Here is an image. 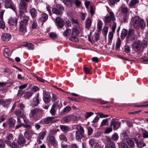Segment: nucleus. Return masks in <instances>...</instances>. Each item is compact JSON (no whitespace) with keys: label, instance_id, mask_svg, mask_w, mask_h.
Wrapping results in <instances>:
<instances>
[{"label":"nucleus","instance_id":"nucleus-1","mask_svg":"<svg viewBox=\"0 0 148 148\" xmlns=\"http://www.w3.org/2000/svg\"><path fill=\"white\" fill-rule=\"evenodd\" d=\"M131 23L134 28L138 29L140 27L143 29L145 27V24L143 19L140 20L138 16H135L132 19Z\"/></svg>","mask_w":148,"mask_h":148},{"label":"nucleus","instance_id":"nucleus-2","mask_svg":"<svg viewBox=\"0 0 148 148\" xmlns=\"http://www.w3.org/2000/svg\"><path fill=\"white\" fill-rule=\"evenodd\" d=\"M77 130L75 133V138L78 140L82 138L84 133V130L83 127L80 125H77L76 127Z\"/></svg>","mask_w":148,"mask_h":148},{"label":"nucleus","instance_id":"nucleus-3","mask_svg":"<svg viewBox=\"0 0 148 148\" xmlns=\"http://www.w3.org/2000/svg\"><path fill=\"white\" fill-rule=\"evenodd\" d=\"M27 18H28L27 17ZM28 21L27 19L23 20L20 22L19 31V32L22 33L23 35H24L26 32L27 28L26 26L27 24Z\"/></svg>","mask_w":148,"mask_h":148},{"label":"nucleus","instance_id":"nucleus-4","mask_svg":"<svg viewBox=\"0 0 148 148\" xmlns=\"http://www.w3.org/2000/svg\"><path fill=\"white\" fill-rule=\"evenodd\" d=\"M109 14V15H107L105 17L104 22L106 23H110L111 21H114L116 19L114 15L113 12H110Z\"/></svg>","mask_w":148,"mask_h":148},{"label":"nucleus","instance_id":"nucleus-5","mask_svg":"<svg viewBox=\"0 0 148 148\" xmlns=\"http://www.w3.org/2000/svg\"><path fill=\"white\" fill-rule=\"evenodd\" d=\"M5 8H10L16 13V8L13 3L10 0H5Z\"/></svg>","mask_w":148,"mask_h":148},{"label":"nucleus","instance_id":"nucleus-6","mask_svg":"<svg viewBox=\"0 0 148 148\" xmlns=\"http://www.w3.org/2000/svg\"><path fill=\"white\" fill-rule=\"evenodd\" d=\"M121 10L123 21V22H127L128 18V13L127 8L125 7H122Z\"/></svg>","mask_w":148,"mask_h":148},{"label":"nucleus","instance_id":"nucleus-7","mask_svg":"<svg viewBox=\"0 0 148 148\" xmlns=\"http://www.w3.org/2000/svg\"><path fill=\"white\" fill-rule=\"evenodd\" d=\"M120 122L117 121L115 119H113L111 121L110 126H113V129L114 130H117L121 126Z\"/></svg>","mask_w":148,"mask_h":148},{"label":"nucleus","instance_id":"nucleus-8","mask_svg":"<svg viewBox=\"0 0 148 148\" xmlns=\"http://www.w3.org/2000/svg\"><path fill=\"white\" fill-rule=\"evenodd\" d=\"M133 49L136 51L140 50L142 46L141 41L139 40L137 41L134 42L132 45Z\"/></svg>","mask_w":148,"mask_h":148},{"label":"nucleus","instance_id":"nucleus-9","mask_svg":"<svg viewBox=\"0 0 148 148\" xmlns=\"http://www.w3.org/2000/svg\"><path fill=\"white\" fill-rule=\"evenodd\" d=\"M4 141L5 143L8 146L14 148H16L18 146L19 144L18 143V142H16V141H14L12 143L10 141H9L8 140H5Z\"/></svg>","mask_w":148,"mask_h":148},{"label":"nucleus","instance_id":"nucleus-10","mask_svg":"<svg viewBox=\"0 0 148 148\" xmlns=\"http://www.w3.org/2000/svg\"><path fill=\"white\" fill-rule=\"evenodd\" d=\"M48 141L50 144L56 147L57 146L58 143L56 142L53 136H48Z\"/></svg>","mask_w":148,"mask_h":148},{"label":"nucleus","instance_id":"nucleus-11","mask_svg":"<svg viewBox=\"0 0 148 148\" xmlns=\"http://www.w3.org/2000/svg\"><path fill=\"white\" fill-rule=\"evenodd\" d=\"M116 23L114 22L112 24V31L110 32L109 34V38L110 39L113 38L114 33L115 32V30L116 28Z\"/></svg>","mask_w":148,"mask_h":148},{"label":"nucleus","instance_id":"nucleus-12","mask_svg":"<svg viewBox=\"0 0 148 148\" xmlns=\"http://www.w3.org/2000/svg\"><path fill=\"white\" fill-rule=\"evenodd\" d=\"M38 97L39 94L38 93L33 99V103L32 105L33 107L34 108L35 107L37 106L39 103V100Z\"/></svg>","mask_w":148,"mask_h":148},{"label":"nucleus","instance_id":"nucleus-13","mask_svg":"<svg viewBox=\"0 0 148 148\" xmlns=\"http://www.w3.org/2000/svg\"><path fill=\"white\" fill-rule=\"evenodd\" d=\"M136 139L134 138L132 139L127 138L126 142L131 147H133L135 146L134 141Z\"/></svg>","mask_w":148,"mask_h":148},{"label":"nucleus","instance_id":"nucleus-14","mask_svg":"<svg viewBox=\"0 0 148 148\" xmlns=\"http://www.w3.org/2000/svg\"><path fill=\"white\" fill-rule=\"evenodd\" d=\"M27 4L23 0H21L19 4L20 10H25L27 9Z\"/></svg>","mask_w":148,"mask_h":148},{"label":"nucleus","instance_id":"nucleus-15","mask_svg":"<svg viewBox=\"0 0 148 148\" xmlns=\"http://www.w3.org/2000/svg\"><path fill=\"white\" fill-rule=\"evenodd\" d=\"M11 38V35L9 34L6 33L2 35L1 38L2 40L5 42H7Z\"/></svg>","mask_w":148,"mask_h":148},{"label":"nucleus","instance_id":"nucleus-16","mask_svg":"<svg viewBox=\"0 0 148 148\" xmlns=\"http://www.w3.org/2000/svg\"><path fill=\"white\" fill-rule=\"evenodd\" d=\"M60 128L65 134L66 133L70 130V128L69 126L64 125H60Z\"/></svg>","mask_w":148,"mask_h":148},{"label":"nucleus","instance_id":"nucleus-17","mask_svg":"<svg viewBox=\"0 0 148 148\" xmlns=\"http://www.w3.org/2000/svg\"><path fill=\"white\" fill-rule=\"evenodd\" d=\"M41 111L40 109L38 108L34 109L31 110L29 114V116L31 117H33L38 112Z\"/></svg>","mask_w":148,"mask_h":148},{"label":"nucleus","instance_id":"nucleus-18","mask_svg":"<svg viewBox=\"0 0 148 148\" xmlns=\"http://www.w3.org/2000/svg\"><path fill=\"white\" fill-rule=\"evenodd\" d=\"M16 120L13 118H11L9 119V127L11 129L13 128L15 126Z\"/></svg>","mask_w":148,"mask_h":148},{"label":"nucleus","instance_id":"nucleus-19","mask_svg":"<svg viewBox=\"0 0 148 148\" xmlns=\"http://www.w3.org/2000/svg\"><path fill=\"white\" fill-rule=\"evenodd\" d=\"M17 22V19L15 17H11L9 20L8 23L10 25H15Z\"/></svg>","mask_w":148,"mask_h":148},{"label":"nucleus","instance_id":"nucleus-20","mask_svg":"<svg viewBox=\"0 0 148 148\" xmlns=\"http://www.w3.org/2000/svg\"><path fill=\"white\" fill-rule=\"evenodd\" d=\"M89 143L92 147H96L99 146V143L93 140L90 139L89 141Z\"/></svg>","mask_w":148,"mask_h":148},{"label":"nucleus","instance_id":"nucleus-21","mask_svg":"<svg viewBox=\"0 0 148 148\" xmlns=\"http://www.w3.org/2000/svg\"><path fill=\"white\" fill-rule=\"evenodd\" d=\"M71 109V107L69 106L64 108L61 111L60 114L62 115L67 113Z\"/></svg>","mask_w":148,"mask_h":148},{"label":"nucleus","instance_id":"nucleus-22","mask_svg":"<svg viewBox=\"0 0 148 148\" xmlns=\"http://www.w3.org/2000/svg\"><path fill=\"white\" fill-rule=\"evenodd\" d=\"M56 21L58 26L60 27H62L63 26V21L62 19L60 17H57L56 19Z\"/></svg>","mask_w":148,"mask_h":148},{"label":"nucleus","instance_id":"nucleus-23","mask_svg":"<svg viewBox=\"0 0 148 148\" xmlns=\"http://www.w3.org/2000/svg\"><path fill=\"white\" fill-rule=\"evenodd\" d=\"M80 32L79 27H77L73 28L72 33V35H78Z\"/></svg>","mask_w":148,"mask_h":148},{"label":"nucleus","instance_id":"nucleus-24","mask_svg":"<svg viewBox=\"0 0 148 148\" xmlns=\"http://www.w3.org/2000/svg\"><path fill=\"white\" fill-rule=\"evenodd\" d=\"M52 106L53 107H55V108H58L60 109L62 106L61 102V101H58L57 102L54 103L53 104Z\"/></svg>","mask_w":148,"mask_h":148},{"label":"nucleus","instance_id":"nucleus-25","mask_svg":"<svg viewBox=\"0 0 148 148\" xmlns=\"http://www.w3.org/2000/svg\"><path fill=\"white\" fill-rule=\"evenodd\" d=\"M71 119V116L70 115H68L64 117L62 120V123H66L69 122Z\"/></svg>","mask_w":148,"mask_h":148},{"label":"nucleus","instance_id":"nucleus-26","mask_svg":"<svg viewBox=\"0 0 148 148\" xmlns=\"http://www.w3.org/2000/svg\"><path fill=\"white\" fill-rule=\"evenodd\" d=\"M19 12L20 16L21 18H24L23 20L27 19V21H28L29 18V17L25 14L24 12L23 11H22L21 10H19Z\"/></svg>","mask_w":148,"mask_h":148},{"label":"nucleus","instance_id":"nucleus-27","mask_svg":"<svg viewBox=\"0 0 148 148\" xmlns=\"http://www.w3.org/2000/svg\"><path fill=\"white\" fill-rule=\"evenodd\" d=\"M136 144L137 147L139 148H141L146 145V144L144 142L143 140L139 141H136Z\"/></svg>","mask_w":148,"mask_h":148},{"label":"nucleus","instance_id":"nucleus-28","mask_svg":"<svg viewBox=\"0 0 148 148\" xmlns=\"http://www.w3.org/2000/svg\"><path fill=\"white\" fill-rule=\"evenodd\" d=\"M103 23L101 21L99 20L97 24V29L98 32H100L102 29Z\"/></svg>","mask_w":148,"mask_h":148},{"label":"nucleus","instance_id":"nucleus-29","mask_svg":"<svg viewBox=\"0 0 148 148\" xmlns=\"http://www.w3.org/2000/svg\"><path fill=\"white\" fill-rule=\"evenodd\" d=\"M92 22V21L90 18L87 19L86 24V27L88 29H89L91 25Z\"/></svg>","mask_w":148,"mask_h":148},{"label":"nucleus","instance_id":"nucleus-30","mask_svg":"<svg viewBox=\"0 0 148 148\" xmlns=\"http://www.w3.org/2000/svg\"><path fill=\"white\" fill-rule=\"evenodd\" d=\"M4 54L5 56L8 58L11 55V52L10 51L8 48H6L4 50Z\"/></svg>","mask_w":148,"mask_h":148},{"label":"nucleus","instance_id":"nucleus-31","mask_svg":"<svg viewBox=\"0 0 148 148\" xmlns=\"http://www.w3.org/2000/svg\"><path fill=\"white\" fill-rule=\"evenodd\" d=\"M134 34V30L133 29H130L128 31V34L127 36V38L128 40L130 38H131Z\"/></svg>","mask_w":148,"mask_h":148},{"label":"nucleus","instance_id":"nucleus-32","mask_svg":"<svg viewBox=\"0 0 148 148\" xmlns=\"http://www.w3.org/2000/svg\"><path fill=\"white\" fill-rule=\"evenodd\" d=\"M110 119V118H108L103 120L101 122V126H103L104 125H108V122Z\"/></svg>","mask_w":148,"mask_h":148},{"label":"nucleus","instance_id":"nucleus-33","mask_svg":"<svg viewBox=\"0 0 148 148\" xmlns=\"http://www.w3.org/2000/svg\"><path fill=\"white\" fill-rule=\"evenodd\" d=\"M30 13L32 16L33 17H35L37 15V12L36 10L33 8L31 9L30 10Z\"/></svg>","mask_w":148,"mask_h":148},{"label":"nucleus","instance_id":"nucleus-34","mask_svg":"<svg viewBox=\"0 0 148 148\" xmlns=\"http://www.w3.org/2000/svg\"><path fill=\"white\" fill-rule=\"evenodd\" d=\"M18 143L20 145L24 144L25 143V139L23 137H20L18 139Z\"/></svg>","mask_w":148,"mask_h":148},{"label":"nucleus","instance_id":"nucleus-35","mask_svg":"<svg viewBox=\"0 0 148 148\" xmlns=\"http://www.w3.org/2000/svg\"><path fill=\"white\" fill-rule=\"evenodd\" d=\"M63 2L67 6H71L72 2L70 0H63Z\"/></svg>","mask_w":148,"mask_h":148},{"label":"nucleus","instance_id":"nucleus-36","mask_svg":"<svg viewBox=\"0 0 148 148\" xmlns=\"http://www.w3.org/2000/svg\"><path fill=\"white\" fill-rule=\"evenodd\" d=\"M25 46L27 47L29 50H33L34 48V45L30 43L26 42Z\"/></svg>","mask_w":148,"mask_h":148},{"label":"nucleus","instance_id":"nucleus-37","mask_svg":"<svg viewBox=\"0 0 148 148\" xmlns=\"http://www.w3.org/2000/svg\"><path fill=\"white\" fill-rule=\"evenodd\" d=\"M96 114L97 115L99 116L100 118H101L107 117L109 116L108 115L104 114L101 112H98Z\"/></svg>","mask_w":148,"mask_h":148},{"label":"nucleus","instance_id":"nucleus-38","mask_svg":"<svg viewBox=\"0 0 148 148\" xmlns=\"http://www.w3.org/2000/svg\"><path fill=\"white\" fill-rule=\"evenodd\" d=\"M119 138L118 134L116 133H114L111 137V139L113 140L116 141Z\"/></svg>","mask_w":148,"mask_h":148},{"label":"nucleus","instance_id":"nucleus-39","mask_svg":"<svg viewBox=\"0 0 148 148\" xmlns=\"http://www.w3.org/2000/svg\"><path fill=\"white\" fill-rule=\"evenodd\" d=\"M75 35H72L71 34V36L69 38V39L70 40L74 41V42H78V38L75 36Z\"/></svg>","mask_w":148,"mask_h":148},{"label":"nucleus","instance_id":"nucleus-40","mask_svg":"<svg viewBox=\"0 0 148 148\" xmlns=\"http://www.w3.org/2000/svg\"><path fill=\"white\" fill-rule=\"evenodd\" d=\"M138 2V0H132L130 2L129 5L130 7H132Z\"/></svg>","mask_w":148,"mask_h":148},{"label":"nucleus","instance_id":"nucleus-41","mask_svg":"<svg viewBox=\"0 0 148 148\" xmlns=\"http://www.w3.org/2000/svg\"><path fill=\"white\" fill-rule=\"evenodd\" d=\"M49 35L51 38H56L57 37V35L55 32H51L49 33Z\"/></svg>","mask_w":148,"mask_h":148},{"label":"nucleus","instance_id":"nucleus-42","mask_svg":"<svg viewBox=\"0 0 148 148\" xmlns=\"http://www.w3.org/2000/svg\"><path fill=\"white\" fill-rule=\"evenodd\" d=\"M30 131H26L24 133V135L26 138L28 140H29L31 138V136L29 134Z\"/></svg>","mask_w":148,"mask_h":148},{"label":"nucleus","instance_id":"nucleus-43","mask_svg":"<svg viewBox=\"0 0 148 148\" xmlns=\"http://www.w3.org/2000/svg\"><path fill=\"white\" fill-rule=\"evenodd\" d=\"M71 32V30L69 29H67L63 33V35L65 36H69Z\"/></svg>","mask_w":148,"mask_h":148},{"label":"nucleus","instance_id":"nucleus-44","mask_svg":"<svg viewBox=\"0 0 148 148\" xmlns=\"http://www.w3.org/2000/svg\"><path fill=\"white\" fill-rule=\"evenodd\" d=\"M59 138L60 140H62L64 141H67V139L66 137L63 134H61L59 136Z\"/></svg>","mask_w":148,"mask_h":148},{"label":"nucleus","instance_id":"nucleus-45","mask_svg":"<svg viewBox=\"0 0 148 148\" xmlns=\"http://www.w3.org/2000/svg\"><path fill=\"white\" fill-rule=\"evenodd\" d=\"M94 114V113L91 112H86L84 114L85 118L87 119L89 118Z\"/></svg>","mask_w":148,"mask_h":148},{"label":"nucleus","instance_id":"nucleus-46","mask_svg":"<svg viewBox=\"0 0 148 148\" xmlns=\"http://www.w3.org/2000/svg\"><path fill=\"white\" fill-rule=\"evenodd\" d=\"M6 138L7 139L6 140L10 141L11 140H13V137L12 134L9 133L8 134Z\"/></svg>","mask_w":148,"mask_h":148},{"label":"nucleus","instance_id":"nucleus-47","mask_svg":"<svg viewBox=\"0 0 148 148\" xmlns=\"http://www.w3.org/2000/svg\"><path fill=\"white\" fill-rule=\"evenodd\" d=\"M52 12L53 13H55L58 15H60L62 13L57 9L54 8L52 9Z\"/></svg>","mask_w":148,"mask_h":148},{"label":"nucleus","instance_id":"nucleus-48","mask_svg":"<svg viewBox=\"0 0 148 148\" xmlns=\"http://www.w3.org/2000/svg\"><path fill=\"white\" fill-rule=\"evenodd\" d=\"M40 21L45 22L46 20V14H42V17L40 18Z\"/></svg>","mask_w":148,"mask_h":148},{"label":"nucleus","instance_id":"nucleus-49","mask_svg":"<svg viewBox=\"0 0 148 148\" xmlns=\"http://www.w3.org/2000/svg\"><path fill=\"white\" fill-rule=\"evenodd\" d=\"M121 43V40L120 38H119L117 40L116 43L115 48L116 49L119 48L120 46Z\"/></svg>","mask_w":148,"mask_h":148},{"label":"nucleus","instance_id":"nucleus-50","mask_svg":"<svg viewBox=\"0 0 148 148\" xmlns=\"http://www.w3.org/2000/svg\"><path fill=\"white\" fill-rule=\"evenodd\" d=\"M56 7L57 8L59 9V10L62 13V11L64 10V8L60 4H57L56 5Z\"/></svg>","mask_w":148,"mask_h":148},{"label":"nucleus","instance_id":"nucleus-51","mask_svg":"<svg viewBox=\"0 0 148 148\" xmlns=\"http://www.w3.org/2000/svg\"><path fill=\"white\" fill-rule=\"evenodd\" d=\"M113 130L112 127H107L105 130V133L108 134L112 131Z\"/></svg>","mask_w":148,"mask_h":148},{"label":"nucleus","instance_id":"nucleus-52","mask_svg":"<svg viewBox=\"0 0 148 148\" xmlns=\"http://www.w3.org/2000/svg\"><path fill=\"white\" fill-rule=\"evenodd\" d=\"M121 137L123 138V139L125 140H126L127 138H128L127 137V134L125 132H123L121 134Z\"/></svg>","mask_w":148,"mask_h":148},{"label":"nucleus","instance_id":"nucleus-53","mask_svg":"<svg viewBox=\"0 0 148 148\" xmlns=\"http://www.w3.org/2000/svg\"><path fill=\"white\" fill-rule=\"evenodd\" d=\"M119 146L121 148H130L127 145L124 143H120Z\"/></svg>","mask_w":148,"mask_h":148},{"label":"nucleus","instance_id":"nucleus-54","mask_svg":"<svg viewBox=\"0 0 148 148\" xmlns=\"http://www.w3.org/2000/svg\"><path fill=\"white\" fill-rule=\"evenodd\" d=\"M125 51L127 53H130V47L128 45H126L125 47Z\"/></svg>","mask_w":148,"mask_h":148},{"label":"nucleus","instance_id":"nucleus-55","mask_svg":"<svg viewBox=\"0 0 148 148\" xmlns=\"http://www.w3.org/2000/svg\"><path fill=\"white\" fill-rule=\"evenodd\" d=\"M124 31H123V32L121 35V37L123 39H124L125 38L127 32V31L126 30H124Z\"/></svg>","mask_w":148,"mask_h":148},{"label":"nucleus","instance_id":"nucleus-56","mask_svg":"<svg viewBox=\"0 0 148 148\" xmlns=\"http://www.w3.org/2000/svg\"><path fill=\"white\" fill-rule=\"evenodd\" d=\"M51 94L52 95V97L51 100H52L53 102L55 101L57 99L56 95L52 93H51Z\"/></svg>","mask_w":148,"mask_h":148},{"label":"nucleus","instance_id":"nucleus-57","mask_svg":"<svg viewBox=\"0 0 148 148\" xmlns=\"http://www.w3.org/2000/svg\"><path fill=\"white\" fill-rule=\"evenodd\" d=\"M5 27V25L4 21H0V28L4 29Z\"/></svg>","mask_w":148,"mask_h":148},{"label":"nucleus","instance_id":"nucleus-58","mask_svg":"<svg viewBox=\"0 0 148 148\" xmlns=\"http://www.w3.org/2000/svg\"><path fill=\"white\" fill-rule=\"evenodd\" d=\"M108 31V28L107 27H104L103 29V34L105 35H106Z\"/></svg>","mask_w":148,"mask_h":148},{"label":"nucleus","instance_id":"nucleus-59","mask_svg":"<svg viewBox=\"0 0 148 148\" xmlns=\"http://www.w3.org/2000/svg\"><path fill=\"white\" fill-rule=\"evenodd\" d=\"M6 116L4 115H3L0 117V123L3 122L6 119Z\"/></svg>","mask_w":148,"mask_h":148},{"label":"nucleus","instance_id":"nucleus-60","mask_svg":"<svg viewBox=\"0 0 148 148\" xmlns=\"http://www.w3.org/2000/svg\"><path fill=\"white\" fill-rule=\"evenodd\" d=\"M70 19L72 21V22L73 23H75L76 24H78V22L77 20L76 19H75L74 18V17H71V18H70Z\"/></svg>","mask_w":148,"mask_h":148},{"label":"nucleus","instance_id":"nucleus-61","mask_svg":"<svg viewBox=\"0 0 148 148\" xmlns=\"http://www.w3.org/2000/svg\"><path fill=\"white\" fill-rule=\"evenodd\" d=\"M86 15L87 14L86 13H82L80 16L81 19L83 21L85 19V17L86 16Z\"/></svg>","mask_w":148,"mask_h":148},{"label":"nucleus","instance_id":"nucleus-62","mask_svg":"<svg viewBox=\"0 0 148 148\" xmlns=\"http://www.w3.org/2000/svg\"><path fill=\"white\" fill-rule=\"evenodd\" d=\"M143 137L145 138L148 137V132L147 131L144 130L143 131Z\"/></svg>","mask_w":148,"mask_h":148},{"label":"nucleus","instance_id":"nucleus-63","mask_svg":"<svg viewBox=\"0 0 148 148\" xmlns=\"http://www.w3.org/2000/svg\"><path fill=\"white\" fill-rule=\"evenodd\" d=\"M37 26V24L36 22L34 21H33L32 22V28L33 29H34L36 28Z\"/></svg>","mask_w":148,"mask_h":148},{"label":"nucleus","instance_id":"nucleus-64","mask_svg":"<svg viewBox=\"0 0 148 148\" xmlns=\"http://www.w3.org/2000/svg\"><path fill=\"white\" fill-rule=\"evenodd\" d=\"M108 147L109 148H116L115 144L112 142L110 143Z\"/></svg>","mask_w":148,"mask_h":148}]
</instances>
